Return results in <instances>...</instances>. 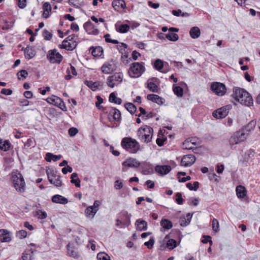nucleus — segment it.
Returning <instances> with one entry per match:
<instances>
[{
	"label": "nucleus",
	"instance_id": "f257e3e1",
	"mask_svg": "<svg viewBox=\"0 0 260 260\" xmlns=\"http://www.w3.org/2000/svg\"><path fill=\"white\" fill-rule=\"evenodd\" d=\"M232 96L241 104L250 106L253 104V99L249 93L240 87H235Z\"/></svg>",
	"mask_w": 260,
	"mask_h": 260
},
{
	"label": "nucleus",
	"instance_id": "f03ea898",
	"mask_svg": "<svg viewBox=\"0 0 260 260\" xmlns=\"http://www.w3.org/2000/svg\"><path fill=\"white\" fill-rule=\"evenodd\" d=\"M121 145L126 151L131 153H136L141 150L140 144L131 137L123 138L121 140Z\"/></svg>",
	"mask_w": 260,
	"mask_h": 260
},
{
	"label": "nucleus",
	"instance_id": "7ed1b4c3",
	"mask_svg": "<svg viewBox=\"0 0 260 260\" xmlns=\"http://www.w3.org/2000/svg\"><path fill=\"white\" fill-rule=\"evenodd\" d=\"M12 181L13 186L19 193H23L25 190V182L22 174L17 170L12 173Z\"/></svg>",
	"mask_w": 260,
	"mask_h": 260
},
{
	"label": "nucleus",
	"instance_id": "20e7f679",
	"mask_svg": "<svg viewBox=\"0 0 260 260\" xmlns=\"http://www.w3.org/2000/svg\"><path fill=\"white\" fill-rule=\"evenodd\" d=\"M46 173L50 183L57 187L62 185V181L60 180L61 176L56 170L49 168L46 170Z\"/></svg>",
	"mask_w": 260,
	"mask_h": 260
},
{
	"label": "nucleus",
	"instance_id": "39448f33",
	"mask_svg": "<svg viewBox=\"0 0 260 260\" xmlns=\"http://www.w3.org/2000/svg\"><path fill=\"white\" fill-rule=\"evenodd\" d=\"M146 132L149 134H153V128L147 125H145L139 128L137 135L140 141L144 143H149L151 142L152 136H146Z\"/></svg>",
	"mask_w": 260,
	"mask_h": 260
},
{
	"label": "nucleus",
	"instance_id": "423d86ee",
	"mask_svg": "<svg viewBox=\"0 0 260 260\" xmlns=\"http://www.w3.org/2000/svg\"><path fill=\"white\" fill-rule=\"evenodd\" d=\"M145 67L139 62L133 63L129 69L128 74L132 78H137L145 72Z\"/></svg>",
	"mask_w": 260,
	"mask_h": 260
},
{
	"label": "nucleus",
	"instance_id": "0eeeda50",
	"mask_svg": "<svg viewBox=\"0 0 260 260\" xmlns=\"http://www.w3.org/2000/svg\"><path fill=\"white\" fill-rule=\"evenodd\" d=\"M123 75L121 72L115 73L110 76L107 79V84L110 88H113L120 84L123 80Z\"/></svg>",
	"mask_w": 260,
	"mask_h": 260
},
{
	"label": "nucleus",
	"instance_id": "6e6552de",
	"mask_svg": "<svg viewBox=\"0 0 260 260\" xmlns=\"http://www.w3.org/2000/svg\"><path fill=\"white\" fill-rule=\"evenodd\" d=\"M108 113V119L111 122L120 123L121 121V114L120 111L116 108L110 107Z\"/></svg>",
	"mask_w": 260,
	"mask_h": 260
},
{
	"label": "nucleus",
	"instance_id": "1a4fd4ad",
	"mask_svg": "<svg viewBox=\"0 0 260 260\" xmlns=\"http://www.w3.org/2000/svg\"><path fill=\"white\" fill-rule=\"evenodd\" d=\"M47 58L51 63H60L62 59L63 56L55 49L50 50L48 51L47 55Z\"/></svg>",
	"mask_w": 260,
	"mask_h": 260
},
{
	"label": "nucleus",
	"instance_id": "9d476101",
	"mask_svg": "<svg viewBox=\"0 0 260 260\" xmlns=\"http://www.w3.org/2000/svg\"><path fill=\"white\" fill-rule=\"evenodd\" d=\"M141 165V162L137 159L129 157L122 163V170L123 172L127 171L128 168H138Z\"/></svg>",
	"mask_w": 260,
	"mask_h": 260
},
{
	"label": "nucleus",
	"instance_id": "9b49d317",
	"mask_svg": "<svg viewBox=\"0 0 260 260\" xmlns=\"http://www.w3.org/2000/svg\"><path fill=\"white\" fill-rule=\"evenodd\" d=\"M46 101L49 104L58 107L63 111H67V110L64 102L58 96L52 95L51 97L48 98Z\"/></svg>",
	"mask_w": 260,
	"mask_h": 260
},
{
	"label": "nucleus",
	"instance_id": "f8f14e48",
	"mask_svg": "<svg viewBox=\"0 0 260 260\" xmlns=\"http://www.w3.org/2000/svg\"><path fill=\"white\" fill-rule=\"evenodd\" d=\"M211 89L219 96L225 94L226 90L225 85L220 82H213L211 85Z\"/></svg>",
	"mask_w": 260,
	"mask_h": 260
},
{
	"label": "nucleus",
	"instance_id": "ddd939ff",
	"mask_svg": "<svg viewBox=\"0 0 260 260\" xmlns=\"http://www.w3.org/2000/svg\"><path fill=\"white\" fill-rule=\"evenodd\" d=\"M231 105H226L214 111L213 112L212 115L217 119L224 118L228 114L229 110L231 109Z\"/></svg>",
	"mask_w": 260,
	"mask_h": 260
},
{
	"label": "nucleus",
	"instance_id": "4468645a",
	"mask_svg": "<svg viewBox=\"0 0 260 260\" xmlns=\"http://www.w3.org/2000/svg\"><path fill=\"white\" fill-rule=\"evenodd\" d=\"M116 66L113 59L106 62L101 67V70L105 74H110L116 70Z\"/></svg>",
	"mask_w": 260,
	"mask_h": 260
},
{
	"label": "nucleus",
	"instance_id": "2eb2a0df",
	"mask_svg": "<svg viewBox=\"0 0 260 260\" xmlns=\"http://www.w3.org/2000/svg\"><path fill=\"white\" fill-rule=\"evenodd\" d=\"M120 215L122 216V217H121L122 219L124 218V221H121L119 219H116V225L118 227L120 224H121L122 225L120 226V228L128 226L130 224V217L128 215L127 212L122 211Z\"/></svg>",
	"mask_w": 260,
	"mask_h": 260
},
{
	"label": "nucleus",
	"instance_id": "dca6fc26",
	"mask_svg": "<svg viewBox=\"0 0 260 260\" xmlns=\"http://www.w3.org/2000/svg\"><path fill=\"white\" fill-rule=\"evenodd\" d=\"M83 27L89 35H98L99 34L98 29L95 28L94 24L90 21L85 22L83 25Z\"/></svg>",
	"mask_w": 260,
	"mask_h": 260
},
{
	"label": "nucleus",
	"instance_id": "f3484780",
	"mask_svg": "<svg viewBox=\"0 0 260 260\" xmlns=\"http://www.w3.org/2000/svg\"><path fill=\"white\" fill-rule=\"evenodd\" d=\"M196 160V157L192 154L184 155L181 159V165L185 167L190 166L192 165Z\"/></svg>",
	"mask_w": 260,
	"mask_h": 260
},
{
	"label": "nucleus",
	"instance_id": "a211bd4d",
	"mask_svg": "<svg viewBox=\"0 0 260 260\" xmlns=\"http://www.w3.org/2000/svg\"><path fill=\"white\" fill-rule=\"evenodd\" d=\"M127 45L124 43H120V44L117 46V48L119 52L121 54V59L123 63H125L124 59H127L128 56V52L126 50Z\"/></svg>",
	"mask_w": 260,
	"mask_h": 260
},
{
	"label": "nucleus",
	"instance_id": "6ab92c4d",
	"mask_svg": "<svg viewBox=\"0 0 260 260\" xmlns=\"http://www.w3.org/2000/svg\"><path fill=\"white\" fill-rule=\"evenodd\" d=\"M141 173L144 175H149L153 173V168L149 162H143L141 163Z\"/></svg>",
	"mask_w": 260,
	"mask_h": 260
},
{
	"label": "nucleus",
	"instance_id": "aec40b11",
	"mask_svg": "<svg viewBox=\"0 0 260 260\" xmlns=\"http://www.w3.org/2000/svg\"><path fill=\"white\" fill-rule=\"evenodd\" d=\"M171 170V167L169 165H157L155 167V171L161 175H165L168 174Z\"/></svg>",
	"mask_w": 260,
	"mask_h": 260
},
{
	"label": "nucleus",
	"instance_id": "412c9836",
	"mask_svg": "<svg viewBox=\"0 0 260 260\" xmlns=\"http://www.w3.org/2000/svg\"><path fill=\"white\" fill-rule=\"evenodd\" d=\"M24 56L27 59H30L36 55V50L35 48L30 46H27L24 50Z\"/></svg>",
	"mask_w": 260,
	"mask_h": 260
},
{
	"label": "nucleus",
	"instance_id": "4be33fe9",
	"mask_svg": "<svg viewBox=\"0 0 260 260\" xmlns=\"http://www.w3.org/2000/svg\"><path fill=\"white\" fill-rule=\"evenodd\" d=\"M147 98L148 100L151 101L160 105H162L165 101V100L163 98L160 97L158 95L154 94H148L147 96Z\"/></svg>",
	"mask_w": 260,
	"mask_h": 260
},
{
	"label": "nucleus",
	"instance_id": "5701e85b",
	"mask_svg": "<svg viewBox=\"0 0 260 260\" xmlns=\"http://www.w3.org/2000/svg\"><path fill=\"white\" fill-rule=\"evenodd\" d=\"M89 51L91 52V54L95 57H100L103 53V49L101 46L93 47L89 48Z\"/></svg>",
	"mask_w": 260,
	"mask_h": 260
},
{
	"label": "nucleus",
	"instance_id": "b1692460",
	"mask_svg": "<svg viewBox=\"0 0 260 260\" xmlns=\"http://www.w3.org/2000/svg\"><path fill=\"white\" fill-rule=\"evenodd\" d=\"M112 6L115 10L119 11L120 9H125L126 4L123 0H114L112 3Z\"/></svg>",
	"mask_w": 260,
	"mask_h": 260
},
{
	"label": "nucleus",
	"instance_id": "393cba45",
	"mask_svg": "<svg viewBox=\"0 0 260 260\" xmlns=\"http://www.w3.org/2000/svg\"><path fill=\"white\" fill-rule=\"evenodd\" d=\"M52 201L53 203L61 204H66L68 202V200L67 198L59 194L53 196L52 198Z\"/></svg>",
	"mask_w": 260,
	"mask_h": 260
},
{
	"label": "nucleus",
	"instance_id": "a878e982",
	"mask_svg": "<svg viewBox=\"0 0 260 260\" xmlns=\"http://www.w3.org/2000/svg\"><path fill=\"white\" fill-rule=\"evenodd\" d=\"M137 229L140 231H145L147 229V223L144 220L137 219L136 222Z\"/></svg>",
	"mask_w": 260,
	"mask_h": 260
},
{
	"label": "nucleus",
	"instance_id": "bb28decb",
	"mask_svg": "<svg viewBox=\"0 0 260 260\" xmlns=\"http://www.w3.org/2000/svg\"><path fill=\"white\" fill-rule=\"evenodd\" d=\"M43 10L44 12L43 14V17L47 19L50 16V12L51 11V7L49 3L45 2L43 4Z\"/></svg>",
	"mask_w": 260,
	"mask_h": 260
},
{
	"label": "nucleus",
	"instance_id": "cd10ccee",
	"mask_svg": "<svg viewBox=\"0 0 260 260\" xmlns=\"http://www.w3.org/2000/svg\"><path fill=\"white\" fill-rule=\"evenodd\" d=\"M236 194L239 198L243 199L246 196L247 191L245 188L242 186H237L236 189Z\"/></svg>",
	"mask_w": 260,
	"mask_h": 260
},
{
	"label": "nucleus",
	"instance_id": "c85d7f7f",
	"mask_svg": "<svg viewBox=\"0 0 260 260\" xmlns=\"http://www.w3.org/2000/svg\"><path fill=\"white\" fill-rule=\"evenodd\" d=\"M0 241L2 242H8L11 241V238L6 230H0Z\"/></svg>",
	"mask_w": 260,
	"mask_h": 260
},
{
	"label": "nucleus",
	"instance_id": "c756f323",
	"mask_svg": "<svg viewBox=\"0 0 260 260\" xmlns=\"http://www.w3.org/2000/svg\"><path fill=\"white\" fill-rule=\"evenodd\" d=\"M115 26L117 31L122 34L127 32L130 28L129 25L126 24H122L118 25V24L116 23Z\"/></svg>",
	"mask_w": 260,
	"mask_h": 260
},
{
	"label": "nucleus",
	"instance_id": "7c9ffc66",
	"mask_svg": "<svg viewBox=\"0 0 260 260\" xmlns=\"http://www.w3.org/2000/svg\"><path fill=\"white\" fill-rule=\"evenodd\" d=\"M12 145L10 141L7 140L3 141L0 139V149L4 151H7L10 150Z\"/></svg>",
	"mask_w": 260,
	"mask_h": 260
},
{
	"label": "nucleus",
	"instance_id": "2f4dec72",
	"mask_svg": "<svg viewBox=\"0 0 260 260\" xmlns=\"http://www.w3.org/2000/svg\"><path fill=\"white\" fill-rule=\"evenodd\" d=\"M166 66H168V63L167 62H165V63H164L162 60L157 59L154 63L153 67L155 70L158 71H161L163 68Z\"/></svg>",
	"mask_w": 260,
	"mask_h": 260
},
{
	"label": "nucleus",
	"instance_id": "473e14b6",
	"mask_svg": "<svg viewBox=\"0 0 260 260\" xmlns=\"http://www.w3.org/2000/svg\"><path fill=\"white\" fill-rule=\"evenodd\" d=\"M189 34L192 39H197L201 35L200 29L197 26L192 27L189 31Z\"/></svg>",
	"mask_w": 260,
	"mask_h": 260
},
{
	"label": "nucleus",
	"instance_id": "72a5a7b5",
	"mask_svg": "<svg viewBox=\"0 0 260 260\" xmlns=\"http://www.w3.org/2000/svg\"><path fill=\"white\" fill-rule=\"evenodd\" d=\"M109 101L112 103L120 105L122 103V100L121 99L117 97L114 92H112L109 95Z\"/></svg>",
	"mask_w": 260,
	"mask_h": 260
},
{
	"label": "nucleus",
	"instance_id": "f704fd0d",
	"mask_svg": "<svg viewBox=\"0 0 260 260\" xmlns=\"http://www.w3.org/2000/svg\"><path fill=\"white\" fill-rule=\"evenodd\" d=\"M97 212L96 209H94L92 206L87 207L85 210V216L87 217L93 218Z\"/></svg>",
	"mask_w": 260,
	"mask_h": 260
},
{
	"label": "nucleus",
	"instance_id": "c9c22d12",
	"mask_svg": "<svg viewBox=\"0 0 260 260\" xmlns=\"http://www.w3.org/2000/svg\"><path fill=\"white\" fill-rule=\"evenodd\" d=\"M77 46V42H68V43H62V48L66 49L67 50L72 51L75 48H76Z\"/></svg>",
	"mask_w": 260,
	"mask_h": 260
},
{
	"label": "nucleus",
	"instance_id": "e433bc0d",
	"mask_svg": "<svg viewBox=\"0 0 260 260\" xmlns=\"http://www.w3.org/2000/svg\"><path fill=\"white\" fill-rule=\"evenodd\" d=\"M71 182L74 184L77 187H80V180L78 178V174L76 173H73L71 176Z\"/></svg>",
	"mask_w": 260,
	"mask_h": 260
},
{
	"label": "nucleus",
	"instance_id": "4c0bfd02",
	"mask_svg": "<svg viewBox=\"0 0 260 260\" xmlns=\"http://www.w3.org/2000/svg\"><path fill=\"white\" fill-rule=\"evenodd\" d=\"M161 226L165 229L169 230L173 226L172 222L167 219H162L160 221Z\"/></svg>",
	"mask_w": 260,
	"mask_h": 260
},
{
	"label": "nucleus",
	"instance_id": "58836bf2",
	"mask_svg": "<svg viewBox=\"0 0 260 260\" xmlns=\"http://www.w3.org/2000/svg\"><path fill=\"white\" fill-rule=\"evenodd\" d=\"M124 107L131 114H134L136 112L137 108L133 103H127L125 104Z\"/></svg>",
	"mask_w": 260,
	"mask_h": 260
},
{
	"label": "nucleus",
	"instance_id": "ea45409f",
	"mask_svg": "<svg viewBox=\"0 0 260 260\" xmlns=\"http://www.w3.org/2000/svg\"><path fill=\"white\" fill-rule=\"evenodd\" d=\"M235 137H237V139L240 143L244 141L246 139V135L243 131H238L235 134Z\"/></svg>",
	"mask_w": 260,
	"mask_h": 260
},
{
	"label": "nucleus",
	"instance_id": "a19ab883",
	"mask_svg": "<svg viewBox=\"0 0 260 260\" xmlns=\"http://www.w3.org/2000/svg\"><path fill=\"white\" fill-rule=\"evenodd\" d=\"M69 4L76 8H80L84 5L83 2H80L79 0H69Z\"/></svg>",
	"mask_w": 260,
	"mask_h": 260
},
{
	"label": "nucleus",
	"instance_id": "79ce46f5",
	"mask_svg": "<svg viewBox=\"0 0 260 260\" xmlns=\"http://www.w3.org/2000/svg\"><path fill=\"white\" fill-rule=\"evenodd\" d=\"M165 37L168 40L173 42H175L179 39L178 35L176 33L173 32H169L165 35Z\"/></svg>",
	"mask_w": 260,
	"mask_h": 260
},
{
	"label": "nucleus",
	"instance_id": "37998d69",
	"mask_svg": "<svg viewBox=\"0 0 260 260\" xmlns=\"http://www.w3.org/2000/svg\"><path fill=\"white\" fill-rule=\"evenodd\" d=\"M173 90L174 93L178 97H182L183 94V90L182 87L179 86L174 85Z\"/></svg>",
	"mask_w": 260,
	"mask_h": 260
},
{
	"label": "nucleus",
	"instance_id": "c03bdc74",
	"mask_svg": "<svg viewBox=\"0 0 260 260\" xmlns=\"http://www.w3.org/2000/svg\"><path fill=\"white\" fill-rule=\"evenodd\" d=\"M256 124L255 120H252L250 121L248 124L245 127V131L246 132H250L253 130Z\"/></svg>",
	"mask_w": 260,
	"mask_h": 260
},
{
	"label": "nucleus",
	"instance_id": "a18cd8bd",
	"mask_svg": "<svg viewBox=\"0 0 260 260\" xmlns=\"http://www.w3.org/2000/svg\"><path fill=\"white\" fill-rule=\"evenodd\" d=\"M85 84L93 91L97 90V83L91 81H85Z\"/></svg>",
	"mask_w": 260,
	"mask_h": 260
},
{
	"label": "nucleus",
	"instance_id": "49530a36",
	"mask_svg": "<svg viewBox=\"0 0 260 260\" xmlns=\"http://www.w3.org/2000/svg\"><path fill=\"white\" fill-rule=\"evenodd\" d=\"M177 242L173 239H169L167 243V247L170 249H173L177 247Z\"/></svg>",
	"mask_w": 260,
	"mask_h": 260
},
{
	"label": "nucleus",
	"instance_id": "de8ad7c7",
	"mask_svg": "<svg viewBox=\"0 0 260 260\" xmlns=\"http://www.w3.org/2000/svg\"><path fill=\"white\" fill-rule=\"evenodd\" d=\"M98 260H110V256L105 252H100L97 254Z\"/></svg>",
	"mask_w": 260,
	"mask_h": 260
},
{
	"label": "nucleus",
	"instance_id": "09e8293b",
	"mask_svg": "<svg viewBox=\"0 0 260 260\" xmlns=\"http://www.w3.org/2000/svg\"><path fill=\"white\" fill-rule=\"evenodd\" d=\"M147 88L152 92H157L158 87L154 83L150 82L148 83Z\"/></svg>",
	"mask_w": 260,
	"mask_h": 260
},
{
	"label": "nucleus",
	"instance_id": "8fccbe9b",
	"mask_svg": "<svg viewBox=\"0 0 260 260\" xmlns=\"http://www.w3.org/2000/svg\"><path fill=\"white\" fill-rule=\"evenodd\" d=\"M212 229L215 232H217L219 230V222L217 219L213 218L212 221Z\"/></svg>",
	"mask_w": 260,
	"mask_h": 260
},
{
	"label": "nucleus",
	"instance_id": "3c124183",
	"mask_svg": "<svg viewBox=\"0 0 260 260\" xmlns=\"http://www.w3.org/2000/svg\"><path fill=\"white\" fill-rule=\"evenodd\" d=\"M67 249L69 255L70 256H72L73 257H77L78 254L76 251H75L72 248H70V244H68L67 245Z\"/></svg>",
	"mask_w": 260,
	"mask_h": 260
},
{
	"label": "nucleus",
	"instance_id": "603ef678",
	"mask_svg": "<svg viewBox=\"0 0 260 260\" xmlns=\"http://www.w3.org/2000/svg\"><path fill=\"white\" fill-rule=\"evenodd\" d=\"M154 239L153 238V237H151L149 239V240L147 242H145L144 243V245L147 247V248L149 249H151L153 247V246L154 245Z\"/></svg>",
	"mask_w": 260,
	"mask_h": 260
},
{
	"label": "nucleus",
	"instance_id": "864d4df0",
	"mask_svg": "<svg viewBox=\"0 0 260 260\" xmlns=\"http://www.w3.org/2000/svg\"><path fill=\"white\" fill-rule=\"evenodd\" d=\"M75 37L77 36L75 34H72L69 36H68L67 38H66L63 41V43H68V42L72 43V42H77L75 40Z\"/></svg>",
	"mask_w": 260,
	"mask_h": 260
},
{
	"label": "nucleus",
	"instance_id": "5fc2aeb1",
	"mask_svg": "<svg viewBox=\"0 0 260 260\" xmlns=\"http://www.w3.org/2000/svg\"><path fill=\"white\" fill-rule=\"evenodd\" d=\"M43 35L46 40H50L52 38V34L47 29L44 30Z\"/></svg>",
	"mask_w": 260,
	"mask_h": 260
},
{
	"label": "nucleus",
	"instance_id": "6e6d98bb",
	"mask_svg": "<svg viewBox=\"0 0 260 260\" xmlns=\"http://www.w3.org/2000/svg\"><path fill=\"white\" fill-rule=\"evenodd\" d=\"M176 202L178 205H182L183 203L184 200L182 197V194L180 192H177L176 194Z\"/></svg>",
	"mask_w": 260,
	"mask_h": 260
},
{
	"label": "nucleus",
	"instance_id": "4d7b16f0",
	"mask_svg": "<svg viewBox=\"0 0 260 260\" xmlns=\"http://www.w3.org/2000/svg\"><path fill=\"white\" fill-rule=\"evenodd\" d=\"M27 232L25 230H20L17 232L16 236L20 239H23L26 237Z\"/></svg>",
	"mask_w": 260,
	"mask_h": 260
},
{
	"label": "nucleus",
	"instance_id": "13d9d810",
	"mask_svg": "<svg viewBox=\"0 0 260 260\" xmlns=\"http://www.w3.org/2000/svg\"><path fill=\"white\" fill-rule=\"evenodd\" d=\"M17 75L18 76V78L19 80H20L19 76H21V77L25 79L28 75V72H27V71L25 70H22L19 72H18Z\"/></svg>",
	"mask_w": 260,
	"mask_h": 260
},
{
	"label": "nucleus",
	"instance_id": "bf43d9fd",
	"mask_svg": "<svg viewBox=\"0 0 260 260\" xmlns=\"http://www.w3.org/2000/svg\"><path fill=\"white\" fill-rule=\"evenodd\" d=\"M202 242L203 243H207L209 242L210 243V246L212 245V241L211 240V237L210 236H203V239L202 240Z\"/></svg>",
	"mask_w": 260,
	"mask_h": 260
},
{
	"label": "nucleus",
	"instance_id": "052dcab7",
	"mask_svg": "<svg viewBox=\"0 0 260 260\" xmlns=\"http://www.w3.org/2000/svg\"><path fill=\"white\" fill-rule=\"evenodd\" d=\"M183 149L191 150L193 148V147L190 144V142H189V139H186L183 143Z\"/></svg>",
	"mask_w": 260,
	"mask_h": 260
},
{
	"label": "nucleus",
	"instance_id": "680f3d73",
	"mask_svg": "<svg viewBox=\"0 0 260 260\" xmlns=\"http://www.w3.org/2000/svg\"><path fill=\"white\" fill-rule=\"evenodd\" d=\"M78 129L76 127H73L70 128L68 131L69 135L71 137L75 136L78 133Z\"/></svg>",
	"mask_w": 260,
	"mask_h": 260
},
{
	"label": "nucleus",
	"instance_id": "e2e57ef3",
	"mask_svg": "<svg viewBox=\"0 0 260 260\" xmlns=\"http://www.w3.org/2000/svg\"><path fill=\"white\" fill-rule=\"evenodd\" d=\"M37 214L38 215L39 218L42 219L46 218L47 216V214L46 212L42 211L40 210L37 211Z\"/></svg>",
	"mask_w": 260,
	"mask_h": 260
},
{
	"label": "nucleus",
	"instance_id": "0e129e2a",
	"mask_svg": "<svg viewBox=\"0 0 260 260\" xmlns=\"http://www.w3.org/2000/svg\"><path fill=\"white\" fill-rule=\"evenodd\" d=\"M237 138V137H235V134L231 137L229 142L231 145H234L240 143Z\"/></svg>",
	"mask_w": 260,
	"mask_h": 260
},
{
	"label": "nucleus",
	"instance_id": "69168bd1",
	"mask_svg": "<svg viewBox=\"0 0 260 260\" xmlns=\"http://www.w3.org/2000/svg\"><path fill=\"white\" fill-rule=\"evenodd\" d=\"M97 101L95 103L96 107L99 109H101L102 106H101V104L103 102V99L99 95L96 96Z\"/></svg>",
	"mask_w": 260,
	"mask_h": 260
},
{
	"label": "nucleus",
	"instance_id": "338daca9",
	"mask_svg": "<svg viewBox=\"0 0 260 260\" xmlns=\"http://www.w3.org/2000/svg\"><path fill=\"white\" fill-rule=\"evenodd\" d=\"M12 90L10 89H6V88H3L1 90V93L3 94H5L6 95H10L12 94Z\"/></svg>",
	"mask_w": 260,
	"mask_h": 260
},
{
	"label": "nucleus",
	"instance_id": "774afa93",
	"mask_svg": "<svg viewBox=\"0 0 260 260\" xmlns=\"http://www.w3.org/2000/svg\"><path fill=\"white\" fill-rule=\"evenodd\" d=\"M18 6L21 9L24 8L26 6V0H17Z\"/></svg>",
	"mask_w": 260,
	"mask_h": 260
}]
</instances>
